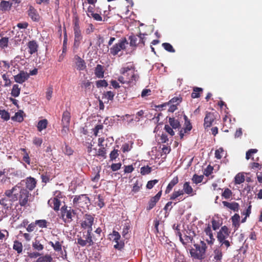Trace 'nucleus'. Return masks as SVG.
<instances>
[{
  "label": "nucleus",
  "mask_w": 262,
  "mask_h": 262,
  "mask_svg": "<svg viewBox=\"0 0 262 262\" xmlns=\"http://www.w3.org/2000/svg\"><path fill=\"white\" fill-rule=\"evenodd\" d=\"M4 195L9 198H12L14 202L18 201L19 204L21 207L26 206L29 201L31 193L25 188L18 184L16 185L11 189L6 190Z\"/></svg>",
  "instance_id": "nucleus-1"
},
{
  "label": "nucleus",
  "mask_w": 262,
  "mask_h": 262,
  "mask_svg": "<svg viewBox=\"0 0 262 262\" xmlns=\"http://www.w3.org/2000/svg\"><path fill=\"white\" fill-rule=\"evenodd\" d=\"M207 246L204 241H201L200 244H194L193 247L190 250V254L193 259L202 260L206 257Z\"/></svg>",
  "instance_id": "nucleus-2"
},
{
  "label": "nucleus",
  "mask_w": 262,
  "mask_h": 262,
  "mask_svg": "<svg viewBox=\"0 0 262 262\" xmlns=\"http://www.w3.org/2000/svg\"><path fill=\"white\" fill-rule=\"evenodd\" d=\"M73 25L74 36L73 48L77 49L83 39L81 30L80 27L79 19L77 16L75 17L73 19Z\"/></svg>",
  "instance_id": "nucleus-3"
},
{
  "label": "nucleus",
  "mask_w": 262,
  "mask_h": 262,
  "mask_svg": "<svg viewBox=\"0 0 262 262\" xmlns=\"http://www.w3.org/2000/svg\"><path fill=\"white\" fill-rule=\"evenodd\" d=\"M75 214V211L71 209V207H68L66 204L62 206L60 209V218L65 223H71Z\"/></svg>",
  "instance_id": "nucleus-4"
},
{
  "label": "nucleus",
  "mask_w": 262,
  "mask_h": 262,
  "mask_svg": "<svg viewBox=\"0 0 262 262\" xmlns=\"http://www.w3.org/2000/svg\"><path fill=\"white\" fill-rule=\"evenodd\" d=\"M73 204L83 209L87 208L90 204V199L86 194L75 195L73 200Z\"/></svg>",
  "instance_id": "nucleus-5"
},
{
  "label": "nucleus",
  "mask_w": 262,
  "mask_h": 262,
  "mask_svg": "<svg viewBox=\"0 0 262 262\" xmlns=\"http://www.w3.org/2000/svg\"><path fill=\"white\" fill-rule=\"evenodd\" d=\"M92 230H88L86 234L83 233V237L85 239H82L81 237L77 238V244L79 245L81 247L85 246L87 244L89 246H92L94 243V238H93V234H92Z\"/></svg>",
  "instance_id": "nucleus-6"
},
{
  "label": "nucleus",
  "mask_w": 262,
  "mask_h": 262,
  "mask_svg": "<svg viewBox=\"0 0 262 262\" xmlns=\"http://www.w3.org/2000/svg\"><path fill=\"white\" fill-rule=\"evenodd\" d=\"M128 42L125 38H121L110 49V54L113 56L117 55L122 50L126 49Z\"/></svg>",
  "instance_id": "nucleus-7"
},
{
  "label": "nucleus",
  "mask_w": 262,
  "mask_h": 262,
  "mask_svg": "<svg viewBox=\"0 0 262 262\" xmlns=\"http://www.w3.org/2000/svg\"><path fill=\"white\" fill-rule=\"evenodd\" d=\"M129 39L130 46L136 47L138 45L143 46L145 45V37L143 34L140 33L139 36L130 35L129 37Z\"/></svg>",
  "instance_id": "nucleus-8"
},
{
  "label": "nucleus",
  "mask_w": 262,
  "mask_h": 262,
  "mask_svg": "<svg viewBox=\"0 0 262 262\" xmlns=\"http://www.w3.org/2000/svg\"><path fill=\"white\" fill-rule=\"evenodd\" d=\"M94 217L93 215L89 214H85L84 216V220L81 223V226L82 228L88 229V230H93L92 225L94 223Z\"/></svg>",
  "instance_id": "nucleus-9"
},
{
  "label": "nucleus",
  "mask_w": 262,
  "mask_h": 262,
  "mask_svg": "<svg viewBox=\"0 0 262 262\" xmlns=\"http://www.w3.org/2000/svg\"><path fill=\"white\" fill-rule=\"evenodd\" d=\"M52 175V169L49 167H45L41 173L42 182L47 183L51 180Z\"/></svg>",
  "instance_id": "nucleus-10"
},
{
  "label": "nucleus",
  "mask_w": 262,
  "mask_h": 262,
  "mask_svg": "<svg viewBox=\"0 0 262 262\" xmlns=\"http://www.w3.org/2000/svg\"><path fill=\"white\" fill-rule=\"evenodd\" d=\"M230 233V231L227 226L222 227L217 234V239L219 242H222L226 239L229 236Z\"/></svg>",
  "instance_id": "nucleus-11"
},
{
  "label": "nucleus",
  "mask_w": 262,
  "mask_h": 262,
  "mask_svg": "<svg viewBox=\"0 0 262 262\" xmlns=\"http://www.w3.org/2000/svg\"><path fill=\"white\" fill-rule=\"evenodd\" d=\"M204 231L205 235L208 236V238L205 239L207 244L211 246L213 245L215 242V238L213 236L211 225L209 224H207V227L204 229Z\"/></svg>",
  "instance_id": "nucleus-12"
},
{
  "label": "nucleus",
  "mask_w": 262,
  "mask_h": 262,
  "mask_svg": "<svg viewBox=\"0 0 262 262\" xmlns=\"http://www.w3.org/2000/svg\"><path fill=\"white\" fill-rule=\"evenodd\" d=\"M212 262H222L223 257L222 248L221 246L216 247L213 251Z\"/></svg>",
  "instance_id": "nucleus-13"
},
{
  "label": "nucleus",
  "mask_w": 262,
  "mask_h": 262,
  "mask_svg": "<svg viewBox=\"0 0 262 262\" xmlns=\"http://www.w3.org/2000/svg\"><path fill=\"white\" fill-rule=\"evenodd\" d=\"M162 191L160 190L158 193L154 196L151 197L148 203V205L146 207V210L149 211L152 209L156 205L157 203L159 201L161 195Z\"/></svg>",
  "instance_id": "nucleus-14"
},
{
  "label": "nucleus",
  "mask_w": 262,
  "mask_h": 262,
  "mask_svg": "<svg viewBox=\"0 0 262 262\" xmlns=\"http://www.w3.org/2000/svg\"><path fill=\"white\" fill-rule=\"evenodd\" d=\"M215 120V117L213 113L207 112L204 118V128H207L210 127Z\"/></svg>",
  "instance_id": "nucleus-15"
},
{
  "label": "nucleus",
  "mask_w": 262,
  "mask_h": 262,
  "mask_svg": "<svg viewBox=\"0 0 262 262\" xmlns=\"http://www.w3.org/2000/svg\"><path fill=\"white\" fill-rule=\"evenodd\" d=\"M139 76L138 74L135 73H132L131 74L130 77H127L125 78V77L123 75L119 77L118 81H119L122 83H131L134 81H136L138 80Z\"/></svg>",
  "instance_id": "nucleus-16"
},
{
  "label": "nucleus",
  "mask_w": 262,
  "mask_h": 262,
  "mask_svg": "<svg viewBox=\"0 0 262 262\" xmlns=\"http://www.w3.org/2000/svg\"><path fill=\"white\" fill-rule=\"evenodd\" d=\"M61 203V200H58L56 198H51L48 202V205L55 211H58L60 210Z\"/></svg>",
  "instance_id": "nucleus-17"
},
{
  "label": "nucleus",
  "mask_w": 262,
  "mask_h": 262,
  "mask_svg": "<svg viewBox=\"0 0 262 262\" xmlns=\"http://www.w3.org/2000/svg\"><path fill=\"white\" fill-rule=\"evenodd\" d=\"M28 14L34 21H39L40 16L36 10L32 6H30L28 10Z\"/></svg>",
  "instance_id": "nucleus-18"
},
{
  "label": "nucleus",
  "mask_w": 262,
  "mask_h": 262,
  "mask_svg": "<svg viewBox=\"0 0 262 262\" xmlns=\"http://www.w3.org/2000/svg\"><path fill=\"white\" fill-rule=\"evenodd\" d=\"M29 77V74L24 71H21L17 75L14 76L15 81L20 84L27 80Z\"/></svg>",
  "instance_id": "nucleus-19"
},
{
  "label": "nucleus",
  "mask_w": 262,
  "mask_h": 262,
  "mask_svg": "<svg viewBox=\"0 0 262 262\" xmlns=\"http://www.w3.org/2000/svg\"><path fill=\"white\" fill-rule=\"evenodd\" d=\"M135 67L133 63L129 62L126 63V65L122 67L120 70V73L122 75H126L127 72H130V75L132 73H135Z\"/></svg>",
  "instance_id": "nucleus-20"
},
{
  "label": "nucleus",
  "mask_w": 262,
  "mask_h": 262,
  "mask_svg": "<svg viewBox=\"0 0 262 262\" xmlns=\"http://www.w3.org/2000/svg\"><path fill=\"white\" fill-rule=\"evenodd\" d=\"M26 189L30 191L33 190L36 187L37 181L36 179L33 177H27L26 180Z\"/></svg>",
  "instance_id": "nucleus-21"
},
{
  "label": "nucleus",
  "mask_w": 262,
  "mask_h": 262,
  "mask_svg": "<svg viewBox=\"0 0 262 262\" xmlns=\"http://www.w3.org/2000/svg\"><path fill=\"white\" fill-rule=\"evenodd\" d=\"M14 202L12 200V198H4L0 200V204L4 207L6 210L11 209L12 206V203Z\"/></svg>",
  "instance_id": "nucleus-22"
},
{
  "label": "nucleus",
  "mask_w": 262,
  "mask_h": 262,
  "mask_svg": "<svg viewBox=\"0 0 262 262\" xmlns=\"http://www.w3.org/2000/svg\"><path fill=\"white\" fill-rule=\"evenodd\" d=\"M222 203L225 207H226L234 212H237L239 209V204L235 202L230 203L227 201H223Z\"/></svg>",
  "instance_id": "nucleus-23"
},
{
  "label": "nucleus",
  "mask_w": 262,
  "mask_h": 262,
  "mask_svg": "<svg viewBox=\"0 0 262 262\" xmlns=\"http://www.w3.org/2000/svg\"><path fill=\"white\" fill-rule=\"evenodd\" d=\"M70 112L67 110L63 112L62 117V125L69 126L71 121Z\"/></svg>",
  "instance_id": "nucleus-24"
},
{
  "label": "nucleus",
  "mask_w": 262,
  "mask_h": 262,
  "mask_svg": "<svg viewBox=\"0 0 262 262\" xmlns=\"http://www.w3.org/2000/svg\"><path fill=\"white\" fill-rule=\"evenodd\" d=\"M100 148L97 150L96 148H94L95 150V154L93 155L97 157H101L105 159L106 158V149L104 146H99Z\"/></svg>",
  "instance_id": "nucleus-25"
},
{
  "label": "nucleus",
  "mask_w": 262,
  "mask_h": 262,
  "mask_svg": "<svg viewBox=\"0 0 262 262\" xmlns=\"http://www.w3.org/2000/svg\"><path fill=\"white\" fill-rule=\"evenodd\" d=\"M75 58L76 60L77 69L79 71L84 70L86 67L84 60L78 55H76Z\"/></svg>",
  "instance_id": "nucleus-26"
},
{
  "label": "nucleus",
  "mask_w": 262,
  "mask_h": 262,
  "mask_svg": "<svg viewBox=\"0 0 262 262\" xmlns=\"http://www.w3.org/2000/svg\"><path fill=\"white\" fill-rule=\"evenodd\" d=\"M27 46L29 48V52L30 54H33L37 51L38 46L35 40L28 42Z\"/></svg>",
  "instance_id": "nucleus-27"
},
{
  "label": "nucleus",
  "mask_w": 262,
  "mask_h": 262,
  "mask_svg": "<svg viewBox=\"0 0 262 262\" xmlns=\"http://www.w3.org/2000/svg\"><path fill=\"white\" fill-rule=\"evenodd\" d=\"M103 67L101 64H97L94 70L95 76L98 78H102L104 77Z\"/></svg>",
  "instance_id": "nucleus-28"
},
{
  "label": "nucleus",
  "mask_w": 262,
  "mask_h": 262,
  "mask_svg": "<svg viewBox=\"0 0 262 262\" xmlns=\"http://www.w3.org/2000/svg\"><path fill=\"white\" fill-rule=\"evenodd\" d=\"M231 221L232 226L234 228L235 230H237L239 227V221L240 216L238 214L235 213L233 216L231 217Z\"/></svg>",
  "instance_id": "nucleus-29"
},
{
  "label": "nucleus",
  "mask_w": 262,
  "mask_h": 262,
  "mask_svg": "<svg viewBox=\"0 0 262 262\" xmlns=\"http://www.w3.org/2000/svg\"><path fill=\"white\" fill-rule=\"evenodd\" d=\"M63 241L60 242L59 241H55V243L50 241L49 242V244L51 245L53 249L56 252H62V244Z\"/></svg>",
  "instance_id": "nucleus-30"
},
{
  "label": "nucleus",
  "mask_w": 262,
  "mask_h": 262,
  "mask_svg": "<svg viewBox=\"0 0 262 262\" xmlns=\"http://www.w3.org/2000/svg\"><path fill=\"white\" fill-rule=\"evenodd\" d=\"M168 122L170 125L173 129L179 128L181 127V124L178 120L176 119L173 117H169L168 118Z\"/></svg>",
  "instance_id": "nucleus-31"
},
{
  "label": "nucleus",
  "mask_w": 262,
  "mask_h": 262,
  "mask_svg": "<svg viewBox=\"0 0 262 262\" xmlns=\"http://www.w3.org/2000/svg\"><path fill=\"white\" fill-rule=\"evenodd\" d=\"M12 6V3L8 1H3L0 4V9L3 11H9Z\"/></svg>",
  "instance_id": "nucleus-32"
},
{
  "label": "nucleus",
  "mask_w": 262,
  "mask_h": 262,
  "mask_svg": "<svg viewBox=\"0 0 262 262\" xmlns=\"http://www.w3.org/2000/svg\"><path fill=\"white\" fill-rule=\"evenodd\" d=\"M13 249L17 251L18 254H20L23 251V244L21 242L15 240L14 242V244L13 245Z\"/></svg>",
  "instance_id": "nucleus-33"
},
{
  "label": "nucleus",
  "mask_w": 262,
  "mask_h": 262,
  "mask_svg": "<svg viewBox=\"0 0 262 262\" xmlns=\"http://www.w3.org/2000/svg\"><path fill=\"white\" fill-rule=\"evenodd\" d=\"M184 118L185 120V127L182 129L184 132L185 133H188L189 131H190L192 129V125L190 123V121L189 120L188 117L186 116H184Z\"/></svg>",
  "instance_id": "nucleus-34"
},
{
  "label": "nucleus",
  "mask_w": 262,
  "mask_h": 262,
  "mask_svg": "<svg viewBox=\"0 0 262 262\" xmlns=\"http://www.w3.org/2000/svg\"><path fill=\"white\" fill-rule=\"evenodd\" d=\"M183 189L185 193L193 195V188L190 185V183L188 182H186L183 185Z\"/></svg>",
  "instance_id": "nucleus-35"
},
{
  "label": "nucleus",
  "mask_w": 262,
  "mask_h": 262,
  "mask_svg": "<svg viewBox=\"0 0 262 262\" xmlns=\"http://www.w3.org/2000/svg\"><path fill=\"white\" fill-rule=\"evenodd\" d=\"M94 232L95 234H93V235L95 242L100 241L102 239V229L100 227L97 228Z\"/></svg>",
  "instance_id": "nucleus-36"
},
{
  "label": "nucleus",
  "mask_w": 262,
  "mask_h": 262,
  "mask_svg": "<svg viewBox=\"0 0 262 262\" xmlns=\"http://www.w3.org/2000/svg\"><path fill=\"white\" fill-rule=\"evenodd\" d=\"M32 247L33 249L38 251H42L44 249V246L37 239H35L32 243Z\"/></svg>",
  "instance_id": "nucleus-37"
},
{
  "label": "nucleus",
  "mask_w": 262,
  "mask_h": 262,
  "mask_svg": "<svg viewBox=\"0 0 262 262\" xmlns=\"http://www.w3.org/2000/svg\"><path fill=\"white\" fill-rule=\"evenodd\" d=\"M203 89L198 87H194L191 96L192 98H198L200 96V93L203 92Z\"/></svg>",
  "instance_id": "nucleus-38"
},
{
  "label": "nucleus",
  "mask_w": 262,
  "mask_h": 262,
  "mask_svg": "<svg viewBox=\"0 0 262 262\" xmlns=\"http://www.w3.org/2000/svg\"><path fill=\"white\" fill-rule=\"evenodd\" d=\"M20 92V88L19 87V85L18 84H15L13 85L11 92V95L14 97H17L19 95Z\"/></svg>",
  "instance_id": "nucleus-39"
},
{
  "label": "nucleus",
  "mask_w": 262,
  "mask_h": 262,
  "mask_svg": "<svg viewBox=\"0 0 262 262\" xmlns=\"http://www.w3.org/2000/svg\"><path fill=\"white\" fill-rule=\"evenodd\" d=\"M48 124V121L46 119L40 120L37 124V129L38 131L41 132L42 129H45Z\"/></svg>",
  "instance_id": "nucleus-40"
},
{
  "label": "nucleus",
  "mask_w": 262,
  "mask_h": 262,
  "mask_svg": "<svg viewBox=\"0 0 262 262\" xmlns=\"http://www.w3.org/2000/svg\"><path fill=\"white\" fill-rule=\"evenodd\" d=\"M235 184H240L245 181V176L240 173L237 174L234 178Z\"/></svg>",
  "instance_id": "nucleus-41"
},
{
  "label": "nucleus",
  "mask_w": 262,
  "mask_h": 262,
  "mask_svg": "<svg viewBox=\"0 0 262 262\" xmlns=\"http://www.w3.org/2000/svg\"><path fill=\"white\" fill-rule=\"evenodd\" d=\"M96 197L98 199V201L96 203V204L100 208H102L105 205L104 198L101 194H98L96 196Z\"/></svg>",
  "instance_id": "nucleus-42"
},
{
  "label": "nucleus",
  "mask_w": 262,
  "mask_h": 262,
  "mask_svg": "<svg viewBox=\"0 0 262 262\" xmlns=\"http://www.w3.org/2000/svg\"><path fill=\"white\" fill-rule=\"evenodd\" d=\"M23 112H17L15 114V115L11 118V119L15 121L21 122L24 120V118L22 115Z\"/></svg>",
  "instance_id": "nucleus-43"
},
{
  "label": "nucleus",
  "mask_w": 262,
  "mask_h": 262,
  "mask_svg": "<svg viewBox=\"0 0 262 262\" xmlns=\"http://www.w3.org/2000/svg\"><path fill=\"white\" fill-rule=\"evenodd\" d=\"M182 100V98L181 96L174 97L171 99L167 104H174L177 105H179Z\"/></svg>",
  "instance_id": "nucleus-44"
},
{
  "label": "nucleus",
  "mask_w": 262,
  "mask_h": 262,
  "mask_svg": "<svg viewBox=\"0 0 262 262\" xmlns=\"http://www.w3.org/2000/svg\"><path fill=\"white\" fill-rule=\"evenodd\" d=\"M166 105H169V107L168 108V111L171 113L174 112L176 110L178 109V105L174 104H167V103H165L163 104L160 105V106H157V107H163L165 106Z\"/></svg>",
  "instance_id": "nucleus-45"
},
{
  "label": "nucleus",
  "mask_w": 262,
  "mask_h": 262,
  "mask_svg": "<svg viewBox=\"0 0 262 262\" xmlns=\"http://www.w3.org/2000/svg\"><path fill=\"white\" fill-rule=\"evenodd\" d=\"M110 238L113 239V242H117L120 240L121 236L119 233L116 231L114 230L112 234H110Z\"/></svg>",
  "instance_id": "nucleus-46"
},
{
  "label": "nucleus",
  "mask_w": 262,
  "mask_h": 262,
  "mask_svg": "<svg viewBox=\"0 0 262 262\" xmlns=\"http://www.w3.org/2000/svg\"><path fill=\"white\" fill-rule=\"evenodd\" d=\"M49 224L46 220H39L35 221V224L38 225L40 228H47Z\"/></svg>",
  "instance_id": "nucleus-47"
},
{
  "label": "nucleus",
  "mask_w": 262,
  "mask_h": 262,
  "mask_svg": "<svg viewBox=\"0 0 262 262\" xmlns=\"http://www.w3.org/2000/svg\"><path fill=\"white\" fill-rule=\"evenodd\" d=\"M203 175L199 176L196 174H194L192 178L193 182L196 184L201 183L203 180Z\"/></svg>",
  "instance_id": "nucleus-48"
},
{
  "label": "nucleus",
  "mask_w": 262,
  "mask_h": 262,
  "mask_svg": "<svg viewBox=\"0 0 262 262\" xmlns=\"http://www.w3.org/2000/svg\"><path fill=\"white\" fill-rule=\"evenodd\" d=\"M9 38L4 37L0 39V48L4 49L7 48L8 45Z\"/></svg>",
  "instance_id": "nucleus-49"
},
{
  "label": "nucleus",
  "mask_w": 262,
  "mask_h": 262,
  "mask_svg": "<svg viewBox=\"0 0 262 262\" xmlns=\"http://www.w3.org/2000/svg\"><path fill=\"white\" fill-rule=\"evenodd\" d=\"M0 116L5 121H8L10 119L9 113L5 110H0Z\"/></svg>",
  "instance_id": "nucleus-50"
},
{
  "label": "nucleus",
  "mask_w": 262,
  "mask_h": 262,
  "mask_svg": "<svg viewBox=\"0 0 262 262\" xmlns=\"http://www.w3.org/2000/svg\"><path fill=\"white\" fill-rule=\"evenodd\" d=\"M151 171V167L147 165L145 166L142 167L140 169V173L142 175L148 174L150 173Z\"/></svg>",
  "instance_id": "nucleus-51"
},
{
  "label": "nucleus",
  "mask_w": 262,
  "mask_h": 262,
  "mask_svg": "<svg viewBox=\"0 0 262 262\" xmlns=\"http://www.w3.org/2000/svg\"><path fill=\"white\" fill-rule=\"evenodd\" d=\"M119 151L118 149H114L112 150L110 154V158L111 161H113L116 160L119 157Z\"/></svg>",
  "instance_id": "nucleus-52"
},
{
  "label": "nucleus",
  "mask_w": 262,
  "mask_h": 262,
  "mask_svg": "<svg viewBox=\"0 0 262 262\" xmlns=\"http://www.w3.org/2000/svg\"><path fill=\"white\" fill-rule=\"evenodd\" d=\"M162 47L164 48V49L168 52L174 53L175 52V50L173 49V47L169 43L165 42L162 43Z\"/></svg>",
  "instance_id": "nucleus-53"
},
{
  "label": "nucleus",
  "mask_w": 262,
  "mask_h": 262,
  "mask_svg": "<svg viewBox=\"0 0 262 262\" xmlns=\"http://www.w3.org/2000/svg\"><path fill=\"white\" fill-rule=\"evenodd\" d=\"M232 194V193L231 190L227 188L225 189L224 191L222 194V196L226 199H228L231 196Z\"/></svg>",
  "instance_id": "nucleus-54"
},
{
  "label": "nucleus",
  "mask_w": 262,
  "mask_h": 262,
  "mask_svg": "<svg viewBox=\"0 0 262 262\" xmlns=\"http://www.w3.org/2000/svg\"><path fill=\"white\" fill-rule=\"evenodd\" d=\"M2 78L5 81L4 86H9L11 84V81L9 78L8 75L7 74H4L2 75Z\"/></svg>",
  "instance_id": "nucleus-55"
},
{
  "label": "nucleus",
  "mask_w": 262,
  "mask_h": 262,
  "mask_svg": "<svg viewBox=\"0 0 262 262\" xmlns=\"http://www.w3.org/2000/svg\"><path fill=\"white\" fill-rule=\"evenodd\" d=\"M142 186V184L139 182L138 180H137L135 183L134 184L133 187L132 191L134 193H137L139 191L141 187Z\"/></svg>",
  "instance_id": "nucleus-56"
},
{
  "label": "nucleus",
  "mask_w": 262,
  "mask_h": 262,
  "mask_svg": "<svg viewBox=\"0 0 262 262\" xmlns=\"http://www.w3.org/2000/svg\"><path fill=\"white\" fill-rule=\"evenodd\" d=\"M115 244L114 246V248L116 249H118L119 250H121L124 247V243L123 242L121 241H118L117 242H115Z\"/></svg>",
  "instance_id": "nucleus-57"
},
{
  "label": "nucleus",
  "mask_w": 262,
  "mask_h": 262,
  "mask_svg": "<svg viewBox=\"0 0 262 262\" xmlns=\"http://www.w3.org/2000/svg\"><path fill=\"white\" fill-rule=\"evenodd\" d=\"M170 200H178L179 201H182L184 199H182V198L179 195L178 192L176 190H174L173 193L171 194Z\"/></svg>",
  "instance_id": "nucleus-58"
},
{
  "label": "nucleus",
  "mask_w": 262,
  "mask_h": 262,
  "mask_svg": "<svg viewBox=\"0 0 262 262\" xmlns=\"http://www.w3.org/2000/svg\"><path fill=\"white\" fill-rule=\"evenodd\" d=\"M96 86L97 88L107 87L108 83L105 80H99L96 81Z\"/></svg>",
  "instance_id": "nucleus-59"
},
{
  "label": "nucleus",
  "mask_w": 262,
  "mask_h": 262,
  "mask_svg": "<svg viewBox=\"0 0 262 262\" xmlns=\"http://www.w3.org/2000/svg\"><path fill=\"white\" fill-rule=\"evenodd\" d=\"M258 151L257 149H250L246 152V159L249 160L252 157V155Z\"/></svg>",
  "instance_id": "nucleus-60"
},
{
  "label": "nucleus",
  "mask_w": 262,
  "mask_h": 262,
  "mask_svg": "<svg viewBox=\"0 0 262 262\" xmlns=\"http://www.w3.org/2000/svg\"><path fill=\"white\" fill-rule=\"evenodd\" d=\"M173 128L169 125L166 124L164 126V129L165 131L168 133L171 136H173L174 135V132L173 130Z\"/></svg>",
  "instance_id": "nucleus-61"
},
{
  "label": "nucleus",
  "mask_w": 262,
  "mask_h": 262,
  "mask_svg": "<svg viewBox=\"0 0 262 262\" xmlns=\"http://www.w3.org/2000/svg\"><path fill=\"white\" fill-rule=\"evenodd\" d=\"M224 152L223 148L220 147L215 151V157L217 159H221L222 157V154Z\"/></svg>",
  "instance_id": "nucleus-62"
},
{
  "label": "nucleus",
  "mask_w": 262,
  "mask_h": 262,
  "mask_svg": "<svg viewBox=\"0 0 262 262\" xmlns=\"http://www.w3.org/2000/svg\"><path fill=\"white\" fill-rule=\"evenodd\" d=\"M154 232L157 235V234L160 233L159 230V228H158V227L160 225V221L157 219H156L154 220Z\"/></svg>",
  "instance_id": "nucleus-63"
},
{
  "label": "nucleus",
  "mask_w": 262,
  "mask_h": 262,
  "mask_svg": "<svg viewBox=\"0 0 262 262\" xmlns=\"http://www.w3.org/2000/svg\"><path fill=\"white\" fill-rule=\"evenodd\" d=\"M213 170V167L209 165L207 167L206 169H205L204 171V174L205 175L206 177H208L211 174Z\"/></svg>",
  "instance_id": "nucleus-64"
}]
</instances>
